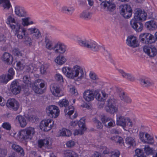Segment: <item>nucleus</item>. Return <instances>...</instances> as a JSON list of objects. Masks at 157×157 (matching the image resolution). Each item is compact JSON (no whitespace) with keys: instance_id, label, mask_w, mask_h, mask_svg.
I'll list each match as a JSON object with an SVG mask.
<instances>
[{"instance_id":"c85d7f7f","label":"nucleus","mask_w":157,"mask_h":157,"mask_svg":"<svg viewBox=\"0 0 157 157\" xmlns=\"http://www.w3.org/2000/svg\"><path fill=\"white\" fill-rule=\"evenodd\" d=\"M2 61L8 64H11L13 61L12 56L9 53L5 52L1 58Z\"/></svg>"},{"instance_id":"774afa93","label":"nucleus","mask_w":157,"mask_h":157,"mask_svg":"<svg viewBox=\"0 0 157 157\" xmlns=\"http://www.w3.org/2000/svg\"><path fill=\"white\" fill-rule=\"evenodd\" d=\"M122 100L127 103H131L132 101L131 99L128 96L125 98L122 97Z\"/></svg>"},{"instance_id":"ea45409f","label":"nucleus","mask_w":157,"mask_h":157,"mask_svg":"<svg viewBox=\"0 0 157 157\" xmlns=\"http://www.w3.org/2000/svg\"><path fill=\"white\" fill-rule=\"evenodd\" d=\"M67 61L65 57L62 55L57 56L55 60V62L59 65L63 64Z\"/></svg>"},{"instance_id":"aec40b11","label":"nucleus","mask_w":157,"mask_h":157,"mask_svg":"<svg viewBox=\"0 0 157 157\" xmlns=\"http://www.w3.org/2000/svg\"><path fill=\"white\" fill-rule=\"evenodd\" d=\"M117 70L121 76L127 80L131 82L135 81V78L132 74L127 73L122 69H118Z\"/></svg>"},{"instance_id":"58836bf2","label":"nucleus","mask_w":157,"mask_h":157,"mask_svg":"<svg viewBox=\"0 0 157 157\" xmlns=\"http://www.w3.org/2000/svg\"><path fill=\"white\" fill-rule=\"evenodd\" d=\"M145 26L149 30L155 29L157 27L155 22L153 21H151L146 22Z\"/></svg>"},{"instance_id":"ddd939ff","label":"nucleus","mask_w":157,"mask_h":157,"mask_svg":"<svg viewBox=\"0 0 157 157\" xmlns=\"http://www.w3.org/2000/svg\"><path fill=\"white\" fill-rule=\"evenodd\" d=\"M85 120L84 118H82L80 119V123L78 124L79 129H76L74 130L73 134L75 136L82 135L84 133V131L86 130V128L85 124Z\"/></svg>"},{"instance_id":"6e6d98bb","label":"nucleus","mask_w":157,"mask_h":157,"mask_svg":"<svg viewBox=\"0 0 157 157\" xmlns=\"http://www.w3.org/2000/svg\"><path fill=\"white\" fill-rule=\"evenodd\" d=\"M75 142L72 140L67 141L66 143V145L68 148H72L75 146Z\"/></svg>"},{"instance_id":"4be33fe9","label":"nucleus","mask_w":157,"mask_h":157,"mask_svg":"<svg viewBox=\"0 0 157 157\" xmlns=\"http://www.w3.org/2000/svg\"><path fill=\"white\" fill-rule=\"evenodd\" d=\"M6 23L12 30L16 28H17L18 27V25H19L16 22L14 15L13 14H11L8 17Z\"/></svg>"},{"instance_id":"4d7b16f0","label":"nucleus","mask_w":157,"mask_h":157,"mask_svg":"<svg viewBox=\"0 0 157 157\" xmlns=\"http://www.w3.org/2000/svg\"><path fill=\"white\" fill-rule=\"evenodd\" d=\"M30 18L27 17L25 18L22 19V24L24 26H27L29 25V21Z\"/></svg>"},{"instance_id":"9d476101","label":"nucleus","mask_w":157,"mask_h":157,"mask_svg":"<svg viewBox=\"0 0 157 157\" xmlns=\"http://www.w3.org/2000/svg\"><path fill=\"white\" fill-rule=\"evenodd\" d=\"M53 124L54 121L51 119H45L41 122L40 128L42 130L48 131L52 128Z\"/></svg>"},{"instance_id":"0e129e2a","label":"nucleus","mask_w":157,"mask_h":157,"mask_svg":"<svg viewBox=\"0 0 157 157\" xmlns=\"http://www.w3.org/2000/svg\"><path fill=\"white\" fill-rule=\"evenodd\" d=\"M3 128L7 130H9L11 128L10 125L8 123H4L2 125Z\"/></svg>"},{"instance_id":"13d9d810","label":"nucleus","mask_w":157,"mask_h":157,"mask_svg":"<svg viewBox=\"0 0 157 157\" xmlns=\"http://www.w3.org/2000/svg\"><path fill=\"white\" fill-rule=\"evenodd\" d=\"M12 53L15 56H22L21 52L17 48H15L13 49L12 50Z\"/></svg>"},{"instance_id":"72a5a7b5","label":"nucleus","mask_w":157,"mask_h":157,"mask_svg":"<svg viewBox=\"0 0 157 157\" xmlns=\"http://www.w3.org/2000/svg\"><path fill=\"white\" fill-rule=\"evenodd\" d=\"M103 6L107 10L110 11H113L116 7L114 3L108 2H105L103 4Z\"/></svg>"},{"instance_id":"473e14b6","label":"nucleus","mask_w":157,"mask_h":157,"mask_svg":"<svg viewBox=\"0 0 157 157\" xmlns=\"http://www.w3.org/2000/svg\"><path fill=\"white\" fill-rule=\"evenodd\" d=\"M23 83L22 84V88H27L31 87L32 86V83L30 81V78L27 75H25L23 77Z\"/></svg>"},{"instance_id":"f704fd0d","label":"nucleus","mask_w":157,"mask_h":157,"mask_svg":"<svg viewBox=\"0 0 157 157\" xmlns=\"http://www.w3.org/2000/svg\"><path fill=\"white\" fill-rule=\"evenodd\" d=\"M63 157H79L78 155L71 150H67L63 152Z\"/></svg>"},{"instance_id":"4c0bfd02","label":"nucleus","mask_w":157,"mask_h":157,"mask_svg":"<svg viewBox=\"0 0 157 157\" xmlns=\"http://www.w3.org/2000/svg\"><path fill=\"white\" fill-rule=\"evenodd\" d=\"M74 107L71 105L66 107L64 110V112L66 116L70 117L74 113Z\"/></svg>"},{"instance_id":"680f3d73","label":"nucleus","mask_w":157,"mask_h":157,"mask_svg":"<svg viewBox=\"0 0 157 157\" xmlns=\"http://www.w3.org/2000/svg\"><path fill=\"white\" fill-rule=\"evenodd\" d=\"M93 121L95 123L96 125L98 128H101L102 127L101 123L96 118H94Z\"/></svg>"},{"instance_id":"a19ab883","label":"nucleus","mask_w":157,"mask_h":157,"mask_svg":"<svg viewBox=\"0 0 157 157\" xmlns=\"http://www.w3.org/2000/svg\"><path fill=\"white\" fill-rule=\"evenodd\" d=\"M12 147L13 149L19 153L21 156H24L25 155L24 151L23 149L19 145L13 144L12 145Z\"/></svg>"},{"instance_id":"6ab92c4d","label":"nucleus","mask_w":157,"mask_h":157,"mask_svg":"<svg viewBox=\"0 0 157 157\" xmlns=\"http://www.w3.org/2000/svg\"><path fill=\"white\" fill-rule=\"evenodd\" d=\"M6 105L7 107L15 111L18 109L20 106L19 102L14 99H9Z\"/></svg>"},{"instance_id":"37998d69","label":"nucleus","mask_w":157,"mask_h":157,"mask_svg":"<svg viewBox=\"0 0 157 157\" xmlns=\"http://www.w3.org/2000/svg\"><path fill=\"white\" fill-rule=\"evenodd\" d=\"M45 42L46 43V47L48 49H53L54 50V45H53V43L51 40L46 38H45Z\"/></svg>"},{"instance_id":"f3484780","label":"nucleus","mask_w":157,"mask_h":157,"mask_svg":"<svg viewBox=\"0 0 157 157\" xmlns=\"http://www.w3.org/2000/svg\"><path fill=\"white\" fill-rule=\"evenodd\" d=\"M146 14L140 9H136L134 19L137 21H144L146 19Z\"/></svg>"},{"instance_id":"5701e85b","label":"nucleus","mask_w":157,"mask_h":157,"mask_svg":"<svg viewBox=\"0 0 157 157\" xmlns=\"http://www.w3.org/2000/svg\"><path fill=\"white\" fill-rule=\"evenodd\" d=\"M126 43L128 46L132 48L136 47L139 46L136 37L133 36H130L128 37Z\"/></svg>"},{"instance_id":"c756f323","label":"nucleus","mask_w":157,"mask_h":157,"mask_svg":"<svg viewBox=\"0 0 157 157\" xmlns=\"http://www.w3.org/2000/svg\"><path fill=\"white\" fill-rule=\"evenodd\" d=\"M94 93L90 90H86L83 94V98L87 101L93 100L94 98Z\"/></svg>"},{"instance_id":"69168bd1","label":"nucleus","mask_w":157,"mask_h":157,"mask_svg":"<svg viewBox=\"0 0 157 157\" xmlns=\"http://www.w3.org/2000/svg\"><path fill=\"white\" fill-rule=\"evenodd\" d=\"M48 67L47 65H42L40 68V71L42 74H44L46 71Z\"/></svg>"},{"instance_id":"3c124183","label":"nucleus","mask_w":157,"mask_h":157,"mask_svg":"<svg viewBox=\"0 0 157 157\" xmlns=\"http://www.w3.org/2000/svg\"><path fill=\"white\" fill-rule=\"evenodd\" d=\"M39 81L38 82L35 83L34 84L33 88L35 87V88H39V86H40V87L41 88L44 87L45 85V82L44 81H42L40 83L41 80H39Z\"/></svg>"},{"instance_id":"4468645a","label":"nucleus","mask_w":157,"mask_h":157,"mask_svg":"<svg viewBox=\"0 0 157 157\" xmlns=\"http://www.w3.org/2000/svg\"><path fill=\"white\" fill-rule=\"evenodd\" d=\"M107 102V105L105 107L106 111L111 113L116 112L117 110V108L115 105L114 99H109Z\"/></svg>"},{"instance_id":"f8f14e48","label":"nucleus","mask_w":157,"mask_h":157,"mask_svg":"<svg viewBox=\"0 0 157 157\" xmlns=\"http://www.w3.org/2000/svg\"><path fill=\"white\" fill-rule=\"evenodd\" d=\"M18 26L17 28H16L12 30L14 31L15 35H17L19 39H22L25 38V37H26L28 35L26 28L23 27H21L20 25H18Z\"/></svg>"},{"instance_id":"5fc2aeb1","label":"nucleus","mask_w":157,"mask_h":157,"mask_svg":"<svg viewBox=\"0 0 157 157\" xmlns=\"http://www.w3.org/2000/svg\"><path fill=\"white\" fill-rule=\"evenodd\" d=\"M14 75V72L12 68H10L8 70V73L7 75L9 80H11L13 78V76Z\"/></svg>"},{"instance_id":"423d86ee","label":"nucleus","mask_w":157,"mask_h":157,"mask_svg":"<svg viewBox=\"0 0 157 157\" xmlns=\"http://www.w3.org/2000/svg\"><path fill=\"white\" fill-rule=\"evenodd\" d=\"M139 138L140 140L144 143L151 145H153L154 143L153 136L147 132H140Z\"/></svg>"},{"instance_id":"a878e982","label":"nucleus","mask_w":157,"mask_h":157,"mask_svg":"<svg viewBox=\"0 0 157 157\" xmlns=\"http://www.w3.org/2000/svg\"><path fill=\"white\" fill-rule=\"evenodd\" d=\"M66 50V46L62 43L58 42L54 45V51L56 53H63Z\"/></svg>"},{"instance_id":"7ed1b4c3","label":"nucleus","mask_w":157,"mask_h":157,"mask_svg":"<svg viewBox=\"0 0 157 157\" xmlns=\"http://www.w3.org/2000/svg\"><path fill=\"white\" fill-rule=\"evenodd\" d=\"M89 75L90 78L93 80L90 84L92 87L100 88L110 87V83L99 80L98 77L94 73L90 72Z\"/></svg>"},{"instance_id":"cd10ccee","label":"nucleus","mask_w":157,"mask_h":157,"mask_svg":"<svg viewBox=\"0 0 157 157\" xmlns=\"http://www.w3.org/2000/svg\"><path fill=\"white\" fill-rule=\"evenodd\" d=\"M101 119L103 124H105L107 122L109 121L108 123V127H113L115 125V122L113 119L109 117H107L104 115L101 116Z\"/></svg>"},{"instance_id":"7c9ffc66","label":"nucleus","mask_w":157,"mask_h":157,"mask_svg":"<svg viewBox=\"0 0 157 157\" xmlns=\"http://www.w3.org/2000/svg\"><path fill=\"white\" fill-rule=\"evenodd\" d=\"M71 135L70 130L65 128H63L59 130L58 132V136H70Z\"/></svg>"},{"instance_id":"393cba45","label":"nucleus","mask_w":157,"mask_h":157,"mask_svg":"<svg viewBox=\"0 0 157 157\" xmlns=\"http://www.w3.org/2000/svg\"><path fill=\"white\" fill-rule=\"evenodd\" d=\"M14 12L15 14L20 17H25L27 16V12L22 7L16 6L15 7Z\"/></svg>"},{"instance_id":"052dcab7","label":"nucleus","mask_w":157,"mask_h":157,"mask_svg":"<svg viewBox=\"0 0 157 157\" xmlns=\"http://www.w3.org/2000/svg\"><path fill=\"white\" fill-rule=\"evenodd\" d=\"M136 155L137 157H143V151L141 149H137L135 150Z\"/></svg>"},{"instance_id":"39448f33","label":"nucleus","mask_w":157,"mask_h":157,"mask_svg":"<svg viewBox=\"0 0 157 157\" xmlns=\"http://www.w3.org/2000/svg\"><path fill=\"white\" fill-rule=\"evenodd\" d=\"M79 44L82 46L89 48L94 51H98L99 46L95 41L92 40H84L79 41Z\"/></svg>"},{"instance_id":"dca6fc26","label":"nucleus","mask_w":157,"mask_h":157,"mask_svg":"<svg viewBox=\"0 0 157 157\" xmlns=\"http://www.w3.org/2000/svg\"><path fill=\"white\" fill-rule=\"evenodd\" d=\"M16 124L22 128L25 127L28 124V121L26 117L24 116L19 115L17 116L15 118Z\"/></svg>"},{"instance_id":"c9c22d12","label":"nucleus","mask_w":157,"mask_h":157,"mask_svg":"<svg viewBox=\"0 0 157 157\" xmlns=\"http://www.w3.org/2000/svg\"><path fill=\"white\" fill-rule=\"evenodd\" d=\"M21 81L19 79H16L13 81L10 85V88H21L22 85L21 84Z\"/></svg>"},{"instance_id":"0eeeda50","label":"nucleus","mask_w":157,"mask_h":157,"mask_svg":"<svg viewBox=\"0 0 157 157\" xmlns=\"http://www.w3.org/2000/svg\"><path fill=\"white\" fill-rule=\"evenodd\" d=\"M140 42L146 44H149L155 42L154 36L151 34L147 33H141L139 36Z\"/></svg>"},{"instance_id":"c03bdc74","label":"nucleus","mask_w":157,"mask_h":157,"mask_svg":"<svg viewBox=\"0 0 157 157\" xmlns=\"http://www.w3.org/2000/svg\"><path fill=\"white\" fill-rule=\"evenodd\" d=\"M91 13L87 10H84L80 15V17L84 19H90L91 18Z\"/></svg>"},{"instance_id":"412c9836","label":"nucleus","mask_w":157,"mask_h":157,"mask_svg":"<svg viewBox=\"0 0 157 157\" xmlns=\"http://www.w3.org/2000/svg\"><path fill=\"white\" fill-rule=\"evenodd\" d=\"M30 34L32 35L33 38L39 39L42 37L41 33L39 30L35 27L28 29Z\"/></svg>"},{"instance_id":"8fccbe9b","label":"nucleus","mask_w":157,"mask_h":157,"mask_svg":"<svg viewBox=\"0 0 157 157\" xmlns=\"http://www.w3.org/2000/svg\"><path fill=\"white\" fill-rule=\"evenodd\" d=\"M58 104L60 107H65L68 104L69 102L66 99H63L60 100Z\"/></svg>"},{"instance_id":"79ce46f5","label":"nucleus","mask_w":157,"mask_h":157,"mask_svg":"<svg viewBox=\"0 0 157 157\" xmlns=\"http://www.w3.org/2000/svg\"><path fill=\"white\" fill-rule=\"evenodd\" d=\"M16 69L18 71H22L26 65L24 61L23 60L17 62Z\"/></svg>"},{"instance_id":"20e7f679","label":"nucleus","mask_w":157,"mask_h":157,"mask_svg":"<svg viewBox=\"0 0 157 157\" xmlns=\"http://www.w3.org/2000/svg\"><path fill=\"white\" fill-rule=\"evenodd\" d=\"M117 124L122 127L126 131H129V130L132 127V124L131 120L128 117L124 118L120 116L117 118Z\"/></svg>"},{"instance_id":"f03ea898","label":"nucleus","mask_w":157,"mask_h":157,"mask_svg":"<svg viewBox=\"0 0 157 157\" xmlns=\"http://www.w3.org/2000/svg\"><path fill=\"white\" fill-rule=\"evenodd\" d=\"M36 133L34 128L28 127L18 131L17 139L22 141L27 142L32 139Z\"/></svg>"},{"instance_id":"09e8293b","label":"nucleus","mask_w":157,"mask_h":157,"mask_svg":"<svg viewBox=\"0 0 157 157\" xmlns=\"http://www.w3.org/2000/svg\"><path fill=\"white\" fill-rule=\"evenodd\" d=\"M113 140H115L117 143H118L120 145L122 146L124 145L123 140V138L119 136L113 137L112 138Z\"/></svg>"},{"instance_id":"a211bd4d","label":"nucleus","mask_w":157,"mask_h":157,"mask_svg":"<svg viewBox=\"0 0 157 157\" xmlns=\"http://www.w3.org/2000/svg\"><path fill=\"white\" fill-rule=\"evenodd\" d=\"M139 21L132 19L130 22L131 26L137 32H141L144 27L143 24Z\"/></svg>"},{"instance_id":"a18cd8bd","label":"nucleus","mask_w":157,"mask_h":157,"mask_svg":"<svg viewBox=\"0 0 157 157\" xmlns=\"http://www.w3.org/2000/svg\"><path fill=\"white\" fill-rule=\"evenodd\" d=\"M51 91L52 94L55 96L60 97L63 95L60 89H51Z\"/></svg>"},{"instance_id":"bf43d9fd","label":"nucleus","mask_w":157,"mask_h":157,"mask_svg":"<svg viewBox=\"0 0 157 157\" xmlns=\"http://www.w3.org/2000/svg\"><path fill=\"white\" fill-rule=\"evenodd\" d=\"M24 39H25L24 43L25 44L29 46H30L32 45V40L30 37L27 36L26 37H25V38H24Z\"/></svg>"},{"instance_id":"9b49d317","label":"nucleus","mask_w":157,"mask_h":157,"mask_svg":"<svg viewBox=\"0 0 157 157\" xmlns=\"http://www.w3.org/2000/svg\"><path fill=\"white\" fill-rule=\"evenodd\" d=\"M94 94L95 95L96 99L99 101L98 107L100 108H102L104 104V101L107 97V94L105 92L98 90H96L94 92Z\"/></svg>"},{"instance_id":"2f4dec72","label":"nucleus","mask_w":157,"mask_h":157,"mask_svg":"<svg viewBox=\"0 0 157 157\" xmlns=\"http://www.w3.org/2000/svg\"><path fill=\"white\" fill-rule=\"evenodd\" d=\"M38 146L40 147H41L43 146H44L46 147H50L51 144L50 142V140L49 139L46 138L44 140H40L38 141Z\"/></svg>"},{"instance_id":"6e6552de","label":"nucleus","mask_w":157,"mask_h":157,"mask_svg":"<svg viewBox=\"0 0 157 157\" xmlns=\"http://www.w3.org/2000/svg\"><path fill=\"white\" fill-rule=\"evenodd\" d=\"M121 14L125 18H129L132 16V10L129 5H121L120 7Z\"/></svg>"},{"instance_id":"603ef678","label":"nucleus","mask_w":157,"mask_h":157,"mask_svg":"<svg viewBox=\"0 0 157 157\" xmlns=\"http://www.w3.org/2000/svg\"><path fill=\"white\" fill-rule=\"evenodd\" d=\"M126 144L130 146H133L135 144L134 139L131 137H128L125 140Z\"/></svg>"},{"instance_id":"de8ad7c7","label":"nucleus","mask_w":157,"mask_h":157,"mask_svg":"<svg viewBox=\"0 0 157 157\" xmlns=\"http://www.w3.org/2000/svg\"><path fill=\"white\" fill-rule=\"evenodd\" d=\"M144 150L147 154H154L156 152L152 148L150 147L148 145H146L144 148Z\"/></svg>"},{"instance_id":"864d4df0","label":"nucleus","mask_w":157,"mask_h":157,"mask_svg":"<svg viewBox=\"0 0 157 157\" xmlns=\"http://www.w3.org/2000/svg\"><path fill=\"white\" fill-rule=\"evenodd\" d=\"M10 80L6 75H2L0 76V83L6 84Z\"/></svg>"},{"instance_id":"1a4fd4ad","label":"nucleus","mask_w":157,"mask_h":157,"mask_svg":"<svg viewBox=\"0 0 157 157\" xmlns=\"http://www.w3.org/2000/svg\"><path fill=\"white\" fill-rule=\"evenodd\" d=\"M46 112L52 118H56L57 117L60 113L59 108L55 105L48 106L46 109Z\"/></svg>"},{"instance_id":"f257e3e1","label":"nucleus","mask_w":157,"mask_h":157,"mask_svg":"<svg viewBox=\"0 0 157 157\" xmlns=\"http://www.w3.org/2000/svg\"><path fill=\"white\" fill-rule=\"evenodd\" d=\"M63 74L68 78L74 79L76 78L82 79L83 77L84 74L83 68L81 67L76 65L72 68L65 67L62 68Z\"/></svg>"},{"instance_id":"bb28decb","label":"nucleus","mask_w":157,"mask_h":157,"mask_svg":"<svg viewBox=\"0 0 157 157\" xmlns=\"http://www.w3.org/2000/svg\"><path fill=\"white\" fill-rule=\"evenodd\" d=\"M11 6L10 0H0V7L4 11L9 10Z\"/></svg>"},{"instance_id":"e2e57ef3","label":"nucleus","mask_w":157,"mask_h":157,"mask_svg":"<svg viewBox=\"0 0 157 157\" xmlns=\"http://www.w3.org/2000/svg\"><path fill=\"white\" fill-rule=\"evenodd\" d=\"M120 155V153L118 150H115L111 152V157H119Z\"/></svg>"},{"instance_id":"49530a36","label":"nucleus","mask_w":157,"mask_h":157,"mask_svg":"<svg viewBox=\"0 0 157 157\" xmlns=\"http://www.w3.org/2000/svg\"><path fill=\"white\" fill-rule=\"evenodd\" d=\"M80 120L79 121H72L70 123L68 127L70 129H72L74 128H76L77 125L78 126V124L80 123Z\"/></svg>"},{"instance_id":"2eb2a0df","label":"nucleus","mask_w":157,"mask_h":157,"mask_svg":"<svg viewBox=\"0 0 157 157\" xmlns=\"http://www.w3.org/2000/svg\"><path fill=\"white\" fill-rule=\"evenodd\" d=\"M143 50L150 57H154L157 54L156 48L152 45L145 46L143 48Z\"/></svg>"},{"instance_id":"338daca9","label":"nucleus","mask_w":157,"mask_h":157,"mask_svg":"<svg viewBox=\"0 0 157 157\" xmlns=\"http://www.w3.org/2000/svg\"><path fill=\"white\" fill-rule=\"evenodd\" d=\"M55 79L56 80L60 81H63V79L62 76L59 74H57L55 76Z\"/></svg>"},{"instance_id":"b1692460","label":"nucleus","mask_w":157,"mask_h":157,"mask_svg":"<svg viewBox=\"0 0 157 157\" xmlns=\"http://www.w3.org/2000/svg\"><path fill=\"white\" fill-rule=\"evenodd\" d=\"M139 81L140 85L143 87H153L154 85V82L148 78H141Z\"/></svg>"},{"instance_id":"e433bc0d","label":"nucleus","mask_w":157,"mask_h":157,"mask_svg":"<svg viewBox=\"0 0 157 157\" xmlns=\"http://www.w3.org/2000/svg\"><path fill=\"white\" fill-rule=\"evenodd\" d=\"M74 9L73 7L64 6L62 8L61 11L66 14L71 15L74 11Z\"/></svg>"}]
</instances>
